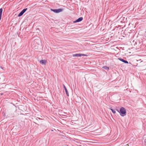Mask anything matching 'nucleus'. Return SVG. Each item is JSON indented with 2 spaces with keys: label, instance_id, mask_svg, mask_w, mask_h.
Instances as JSON below:
<instances>
[{
  "label": "nucleus",
  "instance_id": "f257e3e1",
  "mask_svg": "<svg viewBox=\"0 0 146 146\" xmlns=\"http://www.w3.org/2000/svg\"><path fill=\"white\" fill-rule=\"evenodd\" d=\"M120 113L121 116H123L126 115V110L123 107H121L120 109Z\"/></svg>",
  "mask_w": 146,
  "mask_h": 146
},
{
  "label": "nucleus",
  "instance_id": "f03ea898",
  "mask_svg": "<svg viewBox=\"0 0 146 146\" xmlns=\"http://www.w3.org/2000/svg\"><path fill=\"white\" fill-rule=\"evenodd\" d=\"M51 10L54 13H58L61 12L62 11V9H51Z\"/></svg>",
  "mask_w": 146,
  "mask_h": 146
},
{
  "label": "nucleus",
  "instance_id": "7ed1b4c3",
  "mask_svg": "<svg viewBox=\"0 0 146 146\" xmlns=\"http://www.w3.org/2000/svg\"><path fill=\"white\" fill-rule=\"evenodd\" d=\"M86 55L84 54H73V57H80L82 56H86Z\"/></svg>",
  "mask_w": 146,
  "mask_h": 146
},
{
  "label": "nucleus",
  "instance_id": "20e7f679",
  "mask_svg": "<svg viewBox=\"0 0 146 146\" xmlns=\"http://www.w3.org/2000/svg\"><path fill=\"white\" fill-rule=\"evenodd\" d=\"M40 63L42 65H45L46 63V61L45 60H41L40 61Z\"/></svg>",
  "mask_w": 146,
  "mask_h": 146
},
{
  "label": "nucleus",
  "instance_id": "39448f33",
  "mask_svg": "<svg viewBox=\"0 0 146 146\" xmlns=\"http://www.w3.org/2000/svg\"><path fill=\"white\" fill-rule=\"evenodd\" d=\"M83 18L82 17H80L78 19H77L74 22V23H76L77 22H78L80 21H81L83 20Z\"/></svg>",
  "mask_w": 146,
  "mask_h": 146
},
{
  "label": "nucleus",
  "instance_id": "423d86ee",
  "mask_svg": "<svg viewBox=\"0 0 146 146\" xmlns=\"http://www.w3.org/2000/svg\"><path fill=\"white\" fill-rule=\"evenodd\" d=\"M63 87H64V89L65 90V92H66V93L67 95V96H69V94H68V91H67V89H66L65 86L64 85V84H63Z\"/></svg>",
  "mask_w": 146,
  "mask_h": 146
},
{
  "label": "nucleus",
  "instance_id": "0eeeda50",
  "mask_svg": "<svg viewBox=\"0 0 146 146\" xmlns=\"http://www.w3.org/2000/svg\"><path fill=\"white\" fill-rule=\"evenodd\" d=\"M118 59H119V60L123 62H124V63H126V64H128V61H127L124 60H123V59H122V58H118Z\"/></svg>",
  "mask_w": 146,
  "mask_h": 146
},
{
  "label": "nucleus",
  "instance_id": "6e6552de",
  "mask_svg": "<svg viewBox=\"0 0 146 146\" xmlns=\"http://www.w3.org/2000/svg\"><path fill=\"white\" fill-rule=\"evenodd\" d=\"M2 11L3 9H2V8H1L0 9V21L1 20V15Z\"/></svg>",
  "mask_w": 146,
  "mask_h": 146
},
{
  "label": "nucleus",
  "instance_id": "1a4fd4ad",
  "mask_svg": "<svg viewBox=\"0 0 146 146\" xmlns=\"http://www.w3.org/2000/svg\"><path fill=\"white\" fill-rule=\"evenodd\" d=\"M103 68H104V69L107 70H109V67H108L107 66H105L102 67Z\"/></svg>",
  "mask_w": 146,
  "mask_h": 146
},
{
  "label": "nucleus",
  "instance_id": "9d476101",
  "mask_svg": "<svg viewBox=\"0 0 146 146\" xmlns=\"http://www.w3.org/2000/svg\"><path fill=\"white\" fill-rule=\"evenodd\" d=\"M24 13L21 11L18 15V17H20Z\"/></svg>",
  "mask_w": 146,
  "mask_h": 146
},
{
  "label": "nucleus",
  "instance_id": "9b49d317",
  "mask_svg": "<svg viewBox=\"0 0 146 146\" xmlns=\"http://www.w3.org/2000/svg\"><path fill=\"white\" fill-rule=\"evenodd\" d=\"M110 110L113 113H116V111L115 110L112 109L111 108H110Z\"/></svg>",
  "mask_w": 146,
  "mask_h": 146
},
{
  "label": "nucleus",
  "instance_id": "f8f14e48",
  "mask_svg": "<svg viewBox=\"0 0 146 146\" xmlns=\"http://www.w3.org/2000/svg\"><path fill=\"white\" fill-rule=\"evenodd\" d=\"M27 8L25 9H23L22 11V12L23 13H24L26 11V10H27Z\"/></svg>",
  "mask_w": 146,
  "mask_h": 146
}]
</instances>
